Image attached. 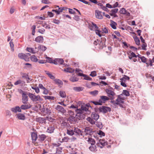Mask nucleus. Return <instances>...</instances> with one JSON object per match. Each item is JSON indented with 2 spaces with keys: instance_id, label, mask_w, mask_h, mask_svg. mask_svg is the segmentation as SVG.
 <instances>
[{
  "instance_id": "obj_1",
  "label": "nucleus",
  "mask_w": 154,
  "mask_h": 154,
  "mask_svg": "<svg viewBox=\"0 0 154 154\" xmlns=\"http://www.w3.org/2000/svg\"><path fill=\"white\" fill-rule=\"evenodd\" d=\"M75 112H76L75 116L78 120H82L85 118V114L84 113V112H82L81 110L75 111Z\"/></svg>"
},
{
  "instance_id": "obj_2",
  "label": "nucleus",
  "mask_w": 154,
  "mask_h": 154,
  "mask_svg": "<svg viewBox=\"0 0 154 154\" xmlns=\"http://www.w3.org/2000/svg\"><path fill=\"white\" fill-rule=\"evenodd\" d=\"M111 110V108L108 106H103L99 107V112L103 114L106 113L108 112H110Z\"/></svg>"
},
{
  "instance_id": "obj_3",
  "label": "nucleus",
  "mask_w": 154,
  "mask_h": 154,
  "mask_svg": "<svg viewBox=\"0 0 154 154\" xmlns=\"http://www.w3.org/2000/svg\"><path fill=\"white\" fill-rule=\"evenodd\" d=\"M103 41L104 42H103L102 40L100 41L98 39H97V41L98 42V44L99 45V48L100 49H103L104 47H106V46L105 45V42L106 39L105 38H101Z\"/></svg>"
},
{
  "instance_id": "obj_4",
  "label": "nucleus",
  "mask_w": 154,
  "mask_h": 154,
  "mask_svg": "<svg viewBox=\"0 0 154 154\" xmlns=\"http://www.w3.org/2000/svg\"><path fill=\"white\" fill-rule=\"evenodd\" d=\"M32 105L30 104L29 103H28L23 104L20 107V110H26L32 107Z\"/></svg>"
},
{
  "instance_id": "obj_5",
  "label": "nucleus",
  "mask_w": 154,
  "mask_h": 154,
  "mask_svg": "<svg viewBox=\"0 0 154 154\" xmlns=\"http://www.w3.org/2000/svg\"><path fill=\"white\" fill-rule=\"evenodd\" d=\"M55 109L58 111L63 113L66 112V110L63 107L60 105H57L55 108Z\"/></svg>"
},
{
  "instance_id": "obj_6",
  "label": "nucleus",
  "mask_w": 154,
  "mask_h": 154,
  "mask_svg": "<svg viewBox=\"0 0 154 154\" xmlns=\"http://www.w3.org/2000/svg\"><path fill=\"white\" fill-rule=\"evenodd\" d=\"M54 64L57 65L58 64L62 65L64 63V61L62 58H55L54 60Z\"/></svg>"
},
{
  "instance_id": "obj_7",
  "label": "nucleus",
  "mask_w": 154,
  "mask_h": 154,
  "mask_svg": "<svg viewBox=\"0 0 154 154\" xmlns=\"http://www.w3.org/2000/svg\"><path fill=\"white\" fill-rule=\"evenodd\" d=\"M84 132L86 133L85 135H91V133L92 132H94V131H92V129L90 127H86L85 128Z\"/></svg>"
},
{
  "instance_id": "obj_8",
  "label": "nucleus",
  "mask_w": 154,
  "mask_h": 154,
  "mask_svg": "<svg viewBox=\"0 0 154 154\" xmlns=\"http://www.w3.org/2000/svg\"><path fill=\"white\" fill-rule=\"evenodd\" d=\"M89 102L93 103L95 105H102L103 104V103H104L100 98L98 101L90 100L89 101Z\"/></svg>"
},
{
  "instance_id": "obj_9",
  "label": "nucleus",
  "mask_w": 154,
  "mask_h": 154,
  "mask_svg": "<svg viewBox=\"0 0 154 154\" xmlns=\"http://www.w3.org/2000/svg\"><path fill=\"white\" fill-rule=\"evenodd\" d=\"M101 11L98 10H96L95 11V15L96 17L98 19H102L103 18V17L101 14Z\"/></svg>"
},
{
  "instance_id": "obj_10",
  "label": "nucleus",
  "mask_w": 154,
  "mask_h": 154,
  "mask_svg": "<svg viewBox=\"0 0 154 154\" xmlns=\"http://www.w3.org/2000/svg\"><path fill=\"white\" fill-rule=\"evenodd\" d=\"M36 121L41 124H45L46 123L45 118L41 117L36 118Z\"/></svg>"
},
{
  "instance_id": "obj_11",
  "label": "nucleus",
  "mask_w": 154,
  "mask_h": 154,
  "mask_svg": "<svg viewBox=\"0 0 154 154\" xmlns=\"http://www.w3.org/2000/svg\"><path fill=\"white\" fill-rule=\"evenodd\" d=\"M22 102L23 104L27 103L28 100V97L27 95L26 94H23L22 95Z\"/></svg>"
},
{
  "instance_id": "obj_12",
  "label": "nucleus",
  "mask_w": 154,
  "mask_h": 154,
  "mask_svg": "<svg viewBox=\"0 0 154 154\" xmlns=\"http://www.w3.org/2000/svg\"><path fill=\"white\" fill-rule=\"evenodd\" d=\"M68 120L71 122H78V120L76 119V117L75 116H70L68 118Z\"/></svg>"
},
{
  "instance_id": "obj_13",
  "label": "nucleus",
  "mask_w": 154,
  "mask_h": 154,
  "mask_svg": "<svg viewBox=\"0 0 154 154\" xmlns=\"http://www.w3.org/2000/svg\"><path fill=\"white\" fill-rule=\"evenodd\" d=\"M91 117L96 121H97L99 118V115L95 112H93L92 113Z\"/></svg>"
},
{
  "instance_id": "obj_14",
  "label": "nucleus",
  "mask_w": 154,
  "mask_h": 154,
  "mask_svg": "<svg viewBox=\"0 0 154 154\" xmlns=\"http://www.w3.org/2000/svg\"><path fill=\"white\" fill-rule=\"evenodd\" d=\"M35 41L39 43H42L44 41V38L43 36L40 35L37 37L35 39Z\"/></svg>"
},
{
  "instance_id": "obj_15",
  "label": "nucleus",
  "mask_w": 154,
  "mask_h": 154,
  "mask_svg": "<svg viewBox=\"0 0 154 154\" xmlns=\"http://www.w3.org/2000/svg\"><path fill=\"white\" fill-rule=\"evenodd\" d=\"M46 137L47 136L46 135L42 134L38 136V139L39 141L42 142L45 140Z\"/></svg>"
},
{
  "instance_id": "obj_16",
  "label": "nucleus",
  "mask_w": 154,
  "mask_h": 154,
  "mask_svg": "<svg viewBox=\"0 0 154 154\" xmlns=\"http://www.w3.org/2000/svg\"><path fill=\"white\" fill-rule=\"evenodd\" d=\"M11 110L15 113H16L17 112H22L21 110H20V107L18 106L11 108Z\"/></svg>"
},
{
  "instance_id": "obj_17",
  "label": "nucleus",
  "mask_w": 154,
  "mask_h": 154,
  "mask_svg": "<svg viewBox=\"0 0 154 154\" xmlns=\"http://www.w3.org/2000/svg\"><path fill=\"white\" fill-rule=\"evenodd\" d=\"M94 137L95 138H96L97 140H99V142L98 143H100V144L101 145H102L103 146H105L106 145H108V143L107 142H103L102 141H101L102 139H99V137H97V136H95L94 135Z\"/></svg>"
},
{
  "instance_id": "obj_18",
  "label": "nucleus",
  "mask_w": 154,
  "mask_h": 154,
  "mask_svg": "<svg viewBox=\"0 0 154 154\" xmlns=\"http://www.w3.org/2000/svg\"><path fill=\"white\" fill-rule=\"evenodd\" d=\"M31 136L32 141L34 142L38 138L37 134L35 132H33L31 133Z\"/></svg>"
},
{
  "instance_id": "obj_19",
  "label": "nucleus",
  "mask_w": 154,
  "mask_h": 154,
  "mask_svg": "<svg viewBox=\"0 0 154 154\" xmlns=\"http://www.w3.org/2000/svg\"><path fill=\"white\" fill-rule=\"evenodd\" d=\"M79 110H81L82 112H83L84 111L86 112L88 110V109L85 106L82 105L80 108H77L75 109V111H79Z\"/></svg>"
},
{
  "instance_id": "obj_20",
  "label": "nucleus",
  "mask_w": 154,
  "mask_h": 154,
  "mask_svg": "<svg viewBox=\"0 0 154 154\" xmlns=\"http://www.w3.org/2000/svg\"><path fill=\"white\" fill-rule=\"evenodd\" d=\"M105 91L106 93L107 94L108 96L109 97H110V95L113 96L116 94L115 93L114 91L111 90H109L106 89Z\"/></svg>"
},
{
  "instance_id": "obj_21",
  "label": "nucleus",
  "mask_w": 154,
  "mask_h": 154,
  "mask_svg": "<svg viewBox=\"0 0 154 154\" xmlns=\"http://www.w3.org/2000/svg\"><path fill=\"white\" fill-rule=\"evenodd\" d=\"M17 117L18 119L20 120H24L26 119L25 116L23 114L19 113L17 115Z\"/></svg>"
},
{
  "instance_id": "obj_22",
  "label": "nucleus",
  "mask_w": 154,
  "mask_h": 154,
  "mask_svg": "<svg viewBox=\"0 0 154 154\" xmlns=\"http://www.w3.org/2000/svg\"><path fill=\"white\" fill-rule=\"evenodd\" d=\"M63 71L65 72L72 73L74 72L75 70L73 68L68 67L64 69Z\"/></svg>"
},
{
  "instance_id": "obj_23",
  "label": "nucleus",
  "mask_w": 154,
  "mask_h": 154,
  "mask_svg": "<svg viewBox=\"0 0 154 154\" xmlns=\"http://www.w3.org/2000/svg\"><path fill=\"white\" fill-rule=\"evenodd\" d=\"M73 90L76 92H80L83 90L84 88L82 87H75L73 88Z\"/></svg>"
},
{
  "instance_id": "obj_24",
  "label": "nucleus",
  "mask_w": 154,
  "mask_h": 154,
  "mask_svg": "<svg viewBox=\"0 0 154 154\" xmlns=\"http://www.w3.org/2000/svg\"><path fill=\"white\" fill-rule=\"evenodd\" d=\"M110 21L111 23L110 24V26L113 29H116V25H117V23L112 20H110Z\"/></svg>"
},
{
  "instance_id": "obj_25",
  "label": "nucleus",
  "mask_w": 154,
  "mask_h": 154,
  "mask_svg": "<svg viewBox=\"0 0 154 154\" xmlns=\"http://www.w3.org/2000/svg\"><path fill=\"white\" fill-rule=\"evenodd\" d=\"M28 96L30 98L31 100L33 102H35V95L31 93H29L28 94Z\"/></svg>"
},
{
  "instance_id": "obj_26",
  "label": "nucleus",
  "mask_w": 154,
  "mask_h": 154,
  "mask_svg": "<svg viewBox=\"0 0 154 154\" xmlns=\"http://www.w3.org/2000/svg\"><path fill=\"white\" fill-rule=\"evenodd\" d=\"M88 143L91 144V145H94L96 143L95 140L91 137L88 138Z\"/></svg>"
},
{
  "instance_id": "obj_27",
  "label": "nucleus",
  "mask_w": 154,
  "mask_h": 154,
  "mask_svg": "<svg viewBox=\"0 0 154 154\" xmlns=\"http://www.w3.org/2000/svg\"><path fill=\"white\" fill-rule=\"evenodd\" d=\"M89 149L92 152H94L97 151V147L95 144L91 145L89 147Z\"/></svg>"
},
{
  "instance_id": "obj_28",
  "label": "nucleus",
  "mask_w": 154,
  "mask_h": 154,
  "mask_svg": "<svg viewBox=\"0 0 154 154\" xmlns=\"http://www.w3.org/2000/svg\"><path fill=\"white\" fill-rule=\"evenodd\" d=\"M100 98L104 103H105L106 101L109 100V97L105 96H101Z\"/></svg>"
},
{
  "instance_id": "obj_29",
  "label": "nucleus",
  "mask_w": 154,
  "mask_h": 154,
  "mask_svg": "<svg viewBox=\"0 0 154 154\" xmlns=\"http://www.w3.org/2000/svg\"><path fill=\"white\" fill-rule=\"evenodd\" d=\"M134 41L135 42L136 44L137 45H140V40L138 37L136 36H134L133 37Z\"/></svg>"
},
{
  "instance_id": "obj_30",
  "label": "nucleus",
  "mask_w": 154,
  "mask_h": 154,
  "mask_svg": "<svg viewBox=\"0 0 154 154\" xmlns=\"http://www.w3.org/2000/svg\"><path fill=\"white\" fill-rule=\"evenodd\" d=\"M79 80V78H77L74 75L71 77L69 79V80L73 82H77Z\"/></svg>"
},
{
  "instance_id": "obj_31",
  "label": "nucleus",
  "mask_w": 154,
  "mask_h": 154,
  "mask_svg": "<svg viewBox=\"0 0 154 154\" xmlns=\"http://www.w3.org/2000/svg\"><path fill=\"white\" fill-rule=\"evenodd\" d=\"M96 126L100 129H101L102 128L103 125L102 123L101 122H95V124Z\"/></svg>"
},
{
  "instance_id": "obj_32",
  "label": "nucleus",
  "mask_w": 154,
  "mask_h": 154,
  "mask_svg": "<svg viewBox=\"0 0 154 154\" xmlns=\"http://www.w3.org/2000/svg\"><path fill=\"white\" fill-rule=\"evenodd\" d=\"M38 50H41L43 51H45L46 50L47 48L45 46L39 45L38 47Z\"/></svg>"
},
{
  "instance_id": "obj_33",
  "label": "nucleus",
  "mask_w": 154,
  "mask_h": 154,
  "mask_svg": "<svg viewBox=\"0 0 154 154\" xmlns=\"http://www.w3.org/2000/svg\"><path fill=\"white\" fill-rule=\"evenodd\" d=\"M140 59L142 62L146 63V64L147 65V66H149V63H148L146 62V58L144 56H142V57H141V58H140Z\"/></svg>"
},
{
  "instance_id": "obj_34",
  "label": "nucleus",
  "mask_w": 154,
  "mask_h": 154,
  "mask_svg": "<svg viewBox=\"0 0 154 154\" xmlns=\"http://www.w3.org/2000/svg\"><path fill=\"white\" fill-rule=\"evenodd\" d=\"M130 79V77L129 76L125 75H124L123 76V77L122 78L120 79V80H122L124 82H125L126 81V80H129Z\"/></svg>"
},
{
  "instance_id": "obj_35",
  "label": "nucleus",
  "mask_w": 154,
  "mask_h": 154,
  "mask_svg": "<svg viewBox=\"0 0 154 154\" xmlns=\"http://www.w3.org/2000/svg\"><path fill=\"white\" fill-rule=\"evenodd\" d=\"M30 59L33 62H36L38 61V59L36 56L33 55L30 57Z\"/></svg>"
},
{
  "instance_id": "obj_36",
  "label": "nucleus",
  "mask_w": 154,
  "mask_h": 154,
  "mask_svg": "<svg viewBox=\"0 0 154 154\" xmlns=\"http://www.w3.org/2000/svg\"><path fill=\"white\" fill-rule=\"evenodd\" d=\"M26 49L28 51L32 54H35L36 53V52L32 48L27 47Z\"/></svg>"
},
{
  "instance_id": "obj_37",
  "label": "nucleus",
  "mask_w": 154,
  "mask_h": 154,
  "mask_svg": "<svg viewBox=\"0 0 154 154\" xmlns=\"http://www.w3.org/2000/svg\"><path fill=\"white\" fill-rule=\"evenodd\" d=\"M46 58L47 59V60H46V62H47L48 63H51L54 64V60L53 61L52 58L48 57H46Z\"/></svg>"
},
{
  "instance_id": "obj_38",
  "label": "nucleus",
  "mask_w": 154,
  "mask_h": 154,
  "mask_svg": "<svg viewBox=\"0 0 154 154\" xmlns=\"http://www.w3.org/2000/svg\"><path fill=\"white\" fill-rule=\"evenodd\" d=\"M88 121L91 125H94L95 124V121L93 120V119H91L90 117H88L86 119Z\"/></svg>"
},
{
  "instance_id": "obj_39",
  "label": "nucleus",
  "mask_w": 154,
  "mask_h": 154,
  "mask_svg": "<svg viewBox=\"0 0 154 154\" xmlns=\"http://www.w3.org/2000/svg\"><path fill=\"white\" fill-rule=\"evenodd\" d=\"M28 73H24L22 72H20V74L22 76V78L26 79L27 76L29 75Z\"/></svg>"
},
{
  "instance_id": "obj_40",
  "label": "nucleus",
  "mask_w": 154,
  "mask_h": 154,
  "mask_svg": "<svg viewBox=\"0 0 154 154\" xmlns=\"http://www.w3.org/2000/svg\"><path fill=\"white\" fill-rule=\"evenodd\" d=\"M59 94L60 96L62 98H64L66 97V94L65 91H60L59 92Z\"/></svg>"
},
{
  "instance_id": "obj_41",
  "label": "nucleus",
  "mask_w": 154,
  "mask_h": 154,
  "mask_svg": "<svg viewBox=\"0 0 154 154\" xmlns=\"http://www.w3.org/2000/svg\"><path fill=\"white\" fill-rule=\"evenodd\" d=\"M54 128L53 127H50L48 128L47 132L49 133H51L54 132Z\"/></svg>"
},
{
  "instance_id": "obj_42",
  "label": "nucleus",
  "mask_w": 154,
  "mask_h": 154,
  "mask_svg": "<svg viewBox=\"0 0 154 154\" xmlns=\"http://www.w3.org/2000/svg\"><path fill=\"white\" fill-rule=\"evenodd\" d=\"M18 56L20 59H23L26 57L25 54L22 53H19L18 54Z\"/></svg>"
},
{
  "instance_id": "obj_43",
  "label": "nucleus",
  "mask_w": 154,
  "mask_h": 154,
  "mask_svg": "<svg viewBox=\"0 0 154 154\" xmlns=\"http://www.w3.org/2000/svg\"><path fill=\"white\" fill-rule=\"evenodd\" d=\"M74 130H67V134L69 135H73L74 134Z\"/></svg>"
},
{
  "instance_id": "obj_44",
  "label": "nucleus",
  "mask_w": 154,
  "mask_h": 154,
  "mask_svg": "<svg viewBox=\"0 0 154 154\" xmlns=\"http://www.w3.org/2000/svg\"><path fill=\"white\" fill-rule=\"evenodd\" d=\"M43 97L45 98V100L48 99L54 100V97L53 96H44Z\"/></svg>"
},
{
  "instance_id": "obj_45",
  "label": "nucleus",
  "mask_w": 154,
  "mask_h": 154,
  "mask_svg": "<svg viewBox=\"0 0 154 154\" xmlns=\"http://www.w3.org/2000/svg\"><path fill=\"white\" fill-rule=\"evenodd\" d=\"M35 101H42L43 99H41V97L40 95H38L37 96H36L35 95Z\"/></svg>"
},
{
  "instance_id": "obj_46",
  "label": "nucleus",
  "mask_w": 154,
  "mask_h": 154,
  "mask_svg": "<svg viewBox=\"0 0 154 154\" xmlns=\"http://www.w3.org/2000/svg\"><path fill=\"white\" fill-rule=\"evenodd\" d=\"M93 27H94L95 29H98V27L97 26V25L94 23L92 22V25L91 26H90V29L91 30H93Z\"/></svg>"
},
{
  "instance_id": "obj_47",
  "label": "nucleus",
  "mask_w": 154,
  "mask_h": 154,
  "mask_svg": "<svg viewBox=\"0 0 154 154\" xmlns=\"http://www.w3.org/2000/svg\"><path fill=\"white\" fill-rule=\"evenodd\" d=\"M54 81L56 84H58L61 85H63V82L61 80L58 79H56Z\"/></svg>"
},
{
  "instance_id": "obj_48",
  "label": "nucleus",
  "mask_w": 154,
  "mask_h": 154,
  "mask_svg": "<svg viewBox=\"0 0 154 154\" xmlns=\"http://www.w3.org/2000/svg\"><path fill=\"white\" fill-rule=\"evenodd\" d=\"M31 88L32 89L35 90V91L36 93H38L39 92V89L38 87H34L32 86Z\"/></svg>"
},
{
  "instance_id": "obj_49",
  "label": "nucleus",
  "mask_w": 154,
  "mask_h": 154,
  "mask_svg": "<svg viewBox=\"0 0 154 154\" xmlns=\"http://www.w3.org/2000/svg\"><path fill=\"white\" fill-rule=\"evenodd\" d=\"M12 39L11 40L10 43H9V44H10V46L11 47V51H14V44L13 42H12Z\"/></svg>"
},
{
  "instance_id": "obj_50",
  "label": "nucleus",
  "mask_w": 154,
  "mask_h": 154,
  "mask_svg": "<svg viewBox=\"0 0 154 154\" xmlns=\"http://www.w3.org/2000/svg\"><path fill=\"white\" fill-rule=\"evenodd\" d=\"M126 10L124 8H122L119 11V13L121 14H125L126 13Z\"/></svg>"
},
{
  "instance_id": "obj_51",
  "label": "nucleus",
  "mask_w": 154,
  "mask_h": 154,
  "mask_svg": "<svg viewBox=\"0 0 154 154\" xmlns=\"http://www.w3.org/2000/svg\"><path fill=\"white\" fill-rule=\"evenodd\" d=\"M90 93L93 96H95L98 94V91L97 90H95L90 92Z\"/></svg>"
},
{
  "instance_id": "obj_52",
  "label": "nucleus",
  "mask_w": 154,
  "mask_h": 154,
  "mask_svg": "<svg viewBox=\"0 0 154 154\" xmlns=\"http://www.w3.org/2000/svg\"><path fill=\"white\" fill-rule=\"evenodd\" d=\"M122 93H123L124 95L127 97L129 96L130 95L129 92L127 90H123Z\"/></svg>"
},
{
  "instance_id": "obj_53",
  "label": "nucleus",
  "mask_w": 154,
  "mask_h": 154,
  "mask_svg": "<svg viewBox=\"0 0 154 154\" xmlns=\"http://www.w3.org/2000/svg\"><path fill=\"white\" fill-rule=\"evenodd\" d=\"M42 26L43 27H45L46 29H51L50 26L49 25L47 24L46 23L42 24Z\"/></svg>"
},
{
  "instance_id": "obj_54",
  "label": "nucleus",
  "mask_w": 154,
  "mask_h": 154,
  "mask_svg": "<svg viewBox=\"0 0 154 154\" xmlns=\"http://www.w3.org/2000/svg\"><path fill=\"white\" fill-rule=\"evenodd\" d=\"M45 112L47 115H49L51 113V110L46 108L45 110Z\"/></svg>"
},
{
  "instance_id": "obj_55",
  "label": "nucleus",
  "mask_w": 154,
  "mask_h": 154,
  "mask_svg": "<svg viewBox=\"0 0 154 154\" xmlns=\"http://www.w3.org/2000/svg\"><path fill=\"white\" fill-rule=\"evenodd\" d=\"M62 148L59 147L56 149V153L59 154H61L62 152Z\"/></svg>"
},
{
  "instance_id": "obj_56",
  "label": "nucleus",
  "mask_w": 154,
  "mask_h": 154,
  "mask_svg": "<svg viewBox=\"0 0 154 154\" xmlns=\"http://www.w3.org/2000/svg\"><path fill=\"white\" fill-rule=\"evenodd\" d=\"M101 32V31L98 29H96L95 30L96 34L97 35H98L100 37H101L102 36V35L100 33Z\"/></svg>"
},
{
  "instance_id": "obj_57",
  "label": "nucleus",
  "mask_w": 154,
  "mask_h": 154,
  "mask_svg": "<svg viewBox=\"0 0 154 154\" xmlns=\"http://www.w3.org/2000/svg\"><path fill=\"white\" fill-rule=\"evenodd\" d=\"M84 77L83 79L84 80L89 81L91 80H92V79L87 75L85 74V76H84Z\"/></svg>"
},
{
  "instance_id": "obj_58",
  "label": "nucleus",
  "mask_w": 154,
  "mask_h": 154,
  "mask_svg": "<svg viewBox=\"0 0 154 154\" xmlns=\"http://www.w3.org/2000/svg\"><path fill=\"white\" fill-rule=\"evenodd\" d=\"M97 134L100 135V137H102V136H105V133L101 130H99L97 133Z\"/></svg>"
},
{
  "instance_id": "obj_59",
  "label": "nucleus",
  "mask_w": 154,
  "mask_h": 154,
  "mask_svg": "<svg viewBox=\"0 0 154 154\" xmlns=\"http://www.w3.org/2000/svg\"><path fill=\"white\" fill-rule=\"evenodd\" d=\"M80 129L78 128H75L74 129V132L77 134V135H78L79 136L80 134Z\"/></svg>"
},
{
  "instance_id": "obj_60",
  "label": "nucleus",
  "mask_w": 154,
  "mask_h": 154,
  "mask_svg": "<svg viewBox=\"0 0 154 154\" xmlns=\"http://www.w3.org/2000/svg\"><path fill=\"white\" fill-rule=\"evenodd\" d=\"M90 76L94 77L96 76L97 73L96 71H94L91 72V74L89 75Z\"/></svg>"
},
{
  "instance_id": "obj_61",
  "label": "nucleus",
  "mask_w": 154,
  "mask_h": 154,
  "mask_svg": "<svg viewBox=\"0 0 154 154\" xmlns=\"http://www.w3.org/2000/svg\"><path fill=\"white\" fill-rule=\"evenodd\" d=\"M125 99V98L123 97H122L121 96H120L119 95L118 96L116 100V101L119 102V100H124Z\"/></svg>"
},
{
  "instance_id": "obj_62",
  "label": "nucleus",
  "mask_w": 154,
  "mask_h": 154,
  "mask_svg": "<svg viewBox=\"0 0 154 154\" xmlns=\"http://www.w3.org/2000/svg\"><path fill=\"white\" fill-rule=\"evenodd\" d=\"M61 125L62 126H67L68 127L70 125L66 122H63L61 123Z\"/></svg>"
},
{
  "instance_id": "obj_63",
  "label": "nucleus",
  "mask_w": 154,
  "mask_h": 154,
  "mask_svg": "<svg viewBox=\"0 0 154 154\" xmlns=\"http://www.w3.org/2000/svg\"><path fill=\"white\" fill-rule=\"evenodd\" d=\"M46 120H47L50 122H53L54 119H53L50 116H46L45 117Z\"/></svg>"
},
{
  "instance_id": "obj_64",
  "label": "nucleus",
  "mask_w": 154,
  "mask_h": 154,
  "mask_svg": "<svg viewBox=\"0 0 154 154\" xmlns=\"http://www.w3.org/2000/svg\"><path fill=\"white\" fill-rule=\"evenodd\" d=\"M52 22L54 23L57 24H59L60 23V21L59 20H56V19H53V20L52 21Z\"/></svg>"
}]
</instances>
